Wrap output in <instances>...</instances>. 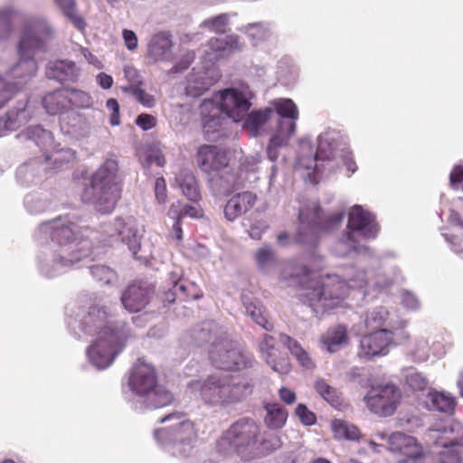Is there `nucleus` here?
Here are the masks:
<instances>
[{
	"mask_svg": "<svg viewBox=\"0 0 463 463\" xmlns=\"http://www.w3.org/2000/svg\"><path fill=\"white\" fill-rule=\"evenodd\" d=\"M30 118L26 110V102L19 101L15 109H10L5 116L0 117V137L15 131Z\"/></svg>",
	"mask_w": 463,
	"mask_h": 463,
	"instance_id": "393cba45",
	"label": "nucleus"
},
{
	"mask_svg": "<svg viewBox=\"0 0 463 463\" xmlns=\"http://www.w3.org/2000/svg\"><path fill=\"white\" fill-rule=\"evenodd\" d=\"M43 104L47 113L56 115L68 109V100L65 90H59L48 93L43 99Z\"/></svg>",
	"mask_w": 463,
	"mask_h": 463,
	"instance_id": "c9c22d12",
	"label": "nucleus"
},
{
	"mask_svg": "<svg viewBox=\"0 0 463 463\" xmlns=\"http://www.w3.org/2000/svg\"><path fill=\"white\" fill-rule=\"evenodd\" d=\"M267 415L265 417V423L270 429L282 428L287 420V411L278 403H271L266 405Z\"/></svg>",
	"mask_w": 463,
	"mask_h": 463,
	"instance_id": "58836bf2",
	"label": "nucleus"
},
{
	"mask_svg": "<svg viewBox=\"0 0 463 463\" xmlns=\"http://www.w3.org/2000/svg\"><path fill=\"white\" fill-rule=\"evenodd\" d=\"M90 233L93 232L79 225L68 215L41 223L36 230L37 240L43 242L51 239L49 246L39 256L41 272L46 277H55L90 256Z\"/></svg>",
	"mask_w": 463,
	"mask_h": 463,
	"instance_id": "f257e3e1",
	"label": "nucleus"
},
{
	"mask_svg": "<svg viewBox=\"0 0 463 463\" xmlns=\"http://www.w3.org/2000/svg\"><path fill=\"white\" fill-rule=\"evenodd\" d=\"M270 104L280 118L276 132L271 137L267 148L268 157L271 161H275L279 156L278 148L287 145L295 133L298 110L296 104L289 99H275Z\"/></svg>",
	"mask_w": 463,
	"mask_h": 463,
	"instance_id": "ddd939ff",
	"label": "nucleus"
},
{
	"mask_svg": "<svg viewBox=\"0 0 463 463\" xmlns=\"http://www.w3.org/2000/svg\"><path fill=\"white\" fill-rule=\"evenodd\" d=\"M105 232L109 237H117L125 242L133 255L139 250L141 237L132 219L117 218L111 225L107 227Z\"/></svg>",
	"mask_w": 463,
	"mask_h": 463,
	"instance_id": "f3484780",
	"label": "nucleus"
},
{
	"mask_svg": "<svg viewBox=\"0 0 463 463\" xmlns=\"http://www.w3.org/2000/svg\"><path fill=\"white\" fill-rule=\"evenodd\" d=\"M121 181L118 175V164L115 159H107L92 174L90 185L81 197L85 203H91L100 213H110L121 197Z\"/></svg>",
	"mask_w": 463,
	"mask_h": 463,
	"instance_id": "0eeeda50",
	"label": "nucleus"
},
{
	"mask_svg": "<svg viewBox=\"0 0 463 463\" xmlns=\"http://www.w3.org/2000/svg\"><path fill=\"white\" fill-rule=\"evenodd\" d=\"M173 39L167 32L153 34L146 44V56L152 61H167L173 58Z\"/></svg>",
	"mask_w": 463,
	"mask_h": 463,
	"instance_id": "6ab92c4d",
	"label": "nucleus"
},
{
	"mask_svg": "<svg viewBox=\"0 0 463 463\" xmlns=\"http://www.w3.org/2000/svg\"><path fill=\"white\" fill-rule=\"evenodd\" d=\"M18 90H19L13 85V81L0 77V109L3 108Z\"/></svg>",
	"mask_w": 463,
	"mask_h": 463,
	"instance_id": "5fc2aeb1",
	"label": "nucleus"
},
{
	"mask_svg": "<svg viewBox=\"0 0 463 463\" xmlns=\"http://www.w3.org/2000/svg\"><path fill=\"white\" fill-rule=\"evenodd\" d=\"M315 389L327 402L336 407L340 404V398L337 391L327 384L324 380H317L315 383Z\"/></svg>",
	"mask_w": 463,
	"mask_h": 463,
	"instance_id": "09e8293b",
	"label": "nucleus"
},
{
	"mask_svg": "<svg viewBox=\"0 0 463 463\" xmlns=\"http://www.w3.org/2000/svg\"><path fill=\"white\" fill-rule=\"evenodd\" d=\"M279 341L285 345L289 352L298 359L299 364L306 367L311 368L313 363L308 354L301 347V345L290 336L285 334H279Z\"/></svg>",
	"mask_w": 463,
	"mask_h": 463,
	"instance_id": "e433bc0d",
	"label": "nucleus"
},
{
	"mask_svg": "<svg viewBox=\"0 0 463 463\" xmlns=\"http://www.w3.org/2000/svg\"><path fill=\"white\" fill-rule=\"evenodd\" d=\"M124 77L129 82L126 87H140L142 85V79L136 68L130 65L124 67Z\"/></svg>",
	"mask_w": 463,
	"mask_h": 463,
	"instance_id": "4d7b16f0",
	"label": "nucleus"
},
{
	"mask_svg": "<svg viewBox=\"0 0 463 463\" xmlns=\"http://www.w3.org/2000/svg\"><path fill=\"white\" fill-rule=\"evenodd\" d=\"M79 329L85 335L96 337L88 348L87 355L90 363L99 370L112 364L130 337L125 323L109 320L108 312L98 306L90 307L79 322Z\"/></svg>",
	"mask_w": 463,
	"mask_h": 463,
	"instance_id": "f03ea898",
	"label": "nucleus"
},
{
	"mask_svg": "<svg viewBox=\"0 0 463 463\" xmlns=\"http://www.w3.org/2000/svg\"><path fill=\"white\" fill-rule=\"evenodd\" d=\"M52 195L48 192H35L28 194L24 199V205L31 213H41L51 208Z\"/></svg>",
	"mask_w": 463,
	"mask_h": 463,
	"instance_id": "f704fd0d",
	"label": "nucleus"
},
{
	"mask_svg": "<svg viewBox=\"0 0 463 463\" xmlns=\"http://www.w3.org/2000/svg\"><path fill=\"white\" fill-rule=\"evenodd\" d=\"M273 113L272 108L252 110L249 113L243 122V128L253 137L261 135L264 132L265 125Z\"/></svg>",
	"mask_w": 463,
	"mask_h": 463,
	"instance_id": "473e14b6",
	"label": "nucleus"
},
{
	"mask_svg": "<svg viewBox=\"0 0 463 463\" xmlns=\"http://www.w3.org/2000/svg\"><path fill=\"white\" fill-rule=\"evenodd\" d=\"M168 425L156 430L154 436L159 445L173 457H186L194 447L197 434L194 423L184 415L172 413L160 420Z\"/></svg>",
	"mask_w": 463,
	"mask_h": 463,
	"instance_id": "9d476101",
	"label": "nucleus"
},
{
	"mask_svg": "<svg viewBox=\"0 0 463 463\" xmlns=\"http://www.w3.org/2000/svg\"><path fill=\"white\" fill-rule=\"evenodd\" d=\"M230 16L228 14H221L213 17L203 20L200 27L215 33H222L229 24Z\"/></svg>",
	"mask_w": 463,
	"mask_h": 463,
	"instance_id": "de8ad7c7",
	"label": "nucleus"
},
{
	"mask_svg": "<svg viewBox=\"0 0 463 463\" xmlns=\"http://www.w3.org/2000/svg\"><path fill=\"white\" fill-rule=\"evenodd\" d=\"M408 384L413 389L417 391L424 390L428 385L427 379L419 373H413L407 376Z\"/></svg>",
	"mask_w": 463,
	"mask_h": 463,
	"instance_id": "680f3d73",
	"label": "nucleus"
},
{
	"mask_svg": "<svg viewBox=\"0 0 463 463\" xmlns=\"http://www.w3.org/2000/svg\"><path fill=\"white\" fill-rule=\"evenodd\" d=\"M122 37L128 50L134 51L137 49L138 41L137 34L132 30L124 29Z\"/></svg>",
	"mask_w": 463,
	"mask_h": 463,
	"instance_id": "338daca9",
	"label": "nucleus"
},
{
	"mask_svg": "<svg viewBox=\"0 0 463 463\" xmlns=\"http://www.w3.org/2000/svg\"><path fill=\"white\" fill-rule=\"evenodd\" d=\"M241 43L237 35H228L224 38H213L208 43L209 51L206 54L210 61L225 57L241 49Z\"/></svg>",
	"mask_w": 463,
	"mask_h": 463,
	"instance_id": "a878e982",
	"label": "nucleus"
},
{
	"mask_svg": "<svg viewBox=\"0 0 463 463\" xmlns=\"http://www.w3.org/2000/svg\"><path fill=\"white\" fill-rule=\"evenodd\" d=\"M241 300L246 313L257 325L267 331L273 329V325L268 320V315L264 307L255 298L251 297L249 293H242Z\"/></svg>",
	"mask_w": 463,
	"mask_h": 463,
	"instance_id": "c756f323",
	"label": "nucleus"
},
{
	"mask_svg": "<svg viewBox=\"0 0 463 463\" xmlns=\"http://www.w3.org/2000/svg\"><path fill=\"white\" fill-rule=\"evenodd\" d=\"M122 91L131 94L140 104L152 108L156 99L153 95L146 93L140 87H121Z\"/></svg>",
	"mask_w": 463,
	"mask_h": 463,
	"instance_id": "603ef678",
	"label": "nucleus"
},
{
	"mask_svg": "<svg viewBox=\"0 0 463 463\" xmlns=\"http://www.w3.org/2000/svg\"><path fill=\"white\" fill-rule=\"evenodd\" d=\"M449 183L453 188H458L459 184L463 183V166L456 165L453 167L450 175Z\"/></svg>",
	"mask_w": 463,
	"mask_h": 463,
	"instance_id": "774afa93",
	"label": "nucleus"
},
{
	"mask_svg": "<svg viewBox=\"0 0 463 463\" xmlns=\"http://www.w3.org/2000/svg\"><path fill=\"white\" fill-rule=\"evenodd\" d=\"M251 94L247 89H225L204 99L200 106L203 128L206 134H215L222 124L224 116L240 122L250 108Z\"/></svg>",
	"mask_w": 463,
	"mask_h": 463,
	"instance_id": "39448f33",
	"label": "nucleus"
},
{
	"mask_svg": "<svg viewBox=\"0 0 463 463\" xmlns=\"http://www.w3.org/2000/svg\"><path fill=\"white\" fill-rule=\"evenodd\" d=\"M344 216V212H337L323 218L321 209L316 203H313L310 207L299 211V220L303 224H307L325 232H330L337 228L343 222Z\"/></svg>",
	"mask_w": 463,
	"mask_h": 463,
	"instance_id": "dca6fc26",
	"label": "nucleus"
},
{
	"mask_svg": "<svg viewBox=\"0 0 463 463\" xmlns=\"http://www.w3.org/2000/svg\"><path fill=\"white\" fill-rule=\"evenodd\" d=\"M241 31L253 41L254 44L268 39L271 34L269 25L265 23L249 24Z\"/></svg>",
	"mask_w": 463,
	"mask_h": 463,
	"instance_id": "c03bdc74",
	"label": "nucleus"
},
{
	"mask_svg": "<svg viewBox=\"0 0 463 463\" xmlns=\"http://www.w3.org/2000/svg\"><path fill=\"white\" fill-rule=\"evenodd\" d=\"M372 221V215L361 205H354L348 213L347 231L365 241L373 238L374 231L371 225Z\"/></svg>",
	"mask_w": 463,
	"mask_h": 463,
	"instance_id": "a211bd4d",
	"label": "nucleus"
},
{
	"mask_svg": "<svg viewBox=\"0 0 463 463\" xmlns=\"http://www.w3.org/2000/svg\"><path fill=\"white\" fill-rule=\"evenodd\" d=\"M296 414L305 425L310 426L316 422V415L309 411L304 404H298L296 408Z\"/></svg>",
	"mask_w": 463,
	"mask_h": 463,
	"instance_id": "052dcab7",
	"label": "nucleus"
},
{
	"mask_svg": "<svg viewBox=\"0 0 463 463\" xmlns=\"http://www.w3.org/2000/svg\"><path fill=\"white\" fill-rule=\"evenodd\" d=\"M408 444H413V437L402 432H394L389 437V448L392 452L401 453Z\"/></svg>",
	"mask_w": 463,
	"mask_h": 463,
	"instance_id": "864d4df0",
	"label": "nucleus"
},
{
	"mask_svg": "<svg viewBox=\"0 0 463 463\" xmlns=\"http://www.w3.org/2000/svg\"><path fill=\"white\" fill-rule=\"evenodd\" d=\"M401 399L402 392L394 384L378 386V415L383 417L392 415Z\"/></svg>",
	"mask_w": 463,
	"mask_h": 463,
	"instance_id": "5701e85b",
	"label": "nucleus"
},
{
	"mask_svg": "<svg viewBox=\"0 0 463 463\" xmlns=\"http://www.w3.org/2000/svg\"><path fill=\"white\" fill-rule=\"evenodd\" d=\"M52 33V29L44 18H28L24 22L18 43L20 60L1 77L13 81V85L21 90L35 75L38 66L33 56L44 50Z\"/></svg>",
	"mask_w": 463,
	"mask_h": 463,
	"instance_id": "20e7f679",
	"label": "nucleus"
},
{
	"mask_svg": "<svg viewBox=\"0 0 463 463\" xmlns=\"http://www.w3.org/2000/svg\"><path fill=\"white\" fill-rule=\"evenodd\" d=\"M67 131L77 137H84L90 134V124L87 118L80 113H71L69 116Z\"/></svg>",
	"mask_w": 463,
	"mask_h": 463,
	"instance_id": "ea45409f",
	"label": "nucleus"
},
{
	"mask_svg": "<svg viewBox=\"0 0 463 463\" xmlns=\"http://www.w3.org/2000/svg\"><path fill=\"white\" fill-rule=\"evenodd\" d=\"M136 124L143 130H149L156 124V118L149 114H140L137 119Z\"/></svg>",
	"mask_w": 463,
	"mask_h": 463,
	"instance_id": "0e129e2a",
	"label": "nucleus"
},
{
	"mask_svg": "<svg viewBox=\"0 0 463 463\" xmlns=\"http://www.w3.org/2000/svg\"><path fill=\"white\" fill-rule=\"evenodd\" d=\"M211 86V82L203 76H193L188 79L185 91L188 96L198 97Z\"/></svg>",
	"mask_w": 463,
	"mask_h": 463,
	"instance_id": "8fccbe9b",
	"label": "nucleus"
},
{
	"mask_svg": "<svg viewBox=\"0 0 463 463\" xmlns=\"http://www.w3.org/2000/svg\"><path fill=\"white\" fill-rule=\"evenodd\" d=\"M187 391L207 404L226 405L245 397L250 392V386L229 375L212 374L204 380L191 381Z\"/></svg>",
	"mask_w": 463,
	"mask_h": 463,
	"instance_id": "1a4fd4ad",
	"label": "nucleus"
},
{
	"mask_svg": "<svg viewBox=\"0 0 463 463\" xmlns=\"http://www.w3.org/2000/svg\"><path fill=\"white\" fill-rule=\"evenodd\" d=\"M255 260L259 269L263 271H269L277 263L276 254L269 246L259 249L255 253Z\"/></svg>",
	"mask_w": 463,
	"mask_h": 463,
	"instance_id": "49530a36",
	"label": "nucleus"
},
{
	"mask_svg": "<svg viewBox=\"0 0 463 463\" xmlns=\"http://www.w3.org/2000/svg\"><path fill=\"white\" fill-rule=\"evenodd\" d=\"M362 387L366 390V393L364 396V402L372 412H375L376 391L374 389L373 381L368 380L366 383L362 384Z\"/></svg>",
	"mask_w": 463,
	"mask_h": 463,
	"instance_id": "6e6d98bb",
	"label": "nucleus"
},
{
	"mask_svg": "<svg viewBox=\"0 0 463 463\" xmlns=\"http://www.w3.org/2000/svg\"><path fill=\"white\" fill-rule=\"evenodd\" d=\"M47 75L61 82L75 81L80 75V69L71 61H56L49 64Z\"/></svg>",
	"mask_w": 463,
	"mask_h": 463,
	"instance_id": "7c9ffc66",
	"label": "nucleus"
},
{
	"mask_svg": "<svg viewBox=\"0 0 463 463\" xmlns=\"http://www.w3.org/2000/svg\"><path fill=\"white\" fill-rule=\"evenodd\" d=\"M257 195L251 192L238 193L232 196L224 207V216L228 221H234L247 213L256 203Z\"/></svg>",
	"mask_w": 463,
	"mask_h": 463,
	"instance_id": "4be33fe9",
	"label": "nucleus"
},
{
	"mask_svg": "<svg viewBox=\"0 0 463 463\" xmlns=\"http://www.w3.org/2000/svg\"><path fill=\"white\" fill-rule=\"evenodd\" d=\"M229 161V153L217 146L203 145L197 150L196 163L203 172L221 171L228 166Z\"/></svg>",
	"mask_w": 463,
	"mask_h": 463,
	"instance_id": "2eb2a0df",
	"label": "nucleus"
},
{
	"mask_svg": "<svg viewBox=\"0 0 463 463\" xmlns=\"http://www.w3.org/2000/svg\"><path fill=\"white\" fill-rule=\"evenodd\" d=\"M301 271L302 275L295 269L292 262L286 263L282 267L279 279L288 281V284L299 281L300 298L317 316L336 307L348 293V286L335 275L324 277L309 272L306 268H301Z\"/></svg>",
	"mask_w": 463,
	"mask_h": 463,
	"instance_id": "7ed1b4c3",
	"label": "nucleus"
},
{
	"mask_svg": "<svg viewBox=\"0 0 463 463\" xmlns=\"http://www.w3.org/2000/svg\"><path fill=\"white\" fill-rule=\"evenodd\" d=\"M153 288L148 285H130L123 293L121 301L124 307L131 312L142 310L148 303Z\"/></svg>",
	"mask_w": 463,
	"mask_h": 463,
	"instance_id": "412c9836",
	"label": "nucleus"
},
{
	"mask_svg": "<svg viewBox=\"0 0 463 463\" xmlns=\"http://www.w3.org/2000/svg\"><path fill=\"white\" fill-rule=\"evenodd\" d=\"M338 136L335 131H327L321 134L317 137V147L314 156L310 142L307 140L301 141L295 169L301 172L310 181H316L315 175L323 172L324 163L335 159Z\"/></svg>",
	"mask_w": 463,
	"mask_h": 463,
	"instance_id": "9b49d317",
	"label": "nucleus"
},
{
	"mask_svg": "<svg viewBox=\"0 0 463 463\" xmlns=\"http://www.w3.org/2000/svg\"><path fill=\"white\" fill-rule=\"evenodd\" d=\"M107 109L111 111L109 123L111 126H118L120 124L119 105L115 99H109L106 102Z\"/></svg>",
	"mask_w": 463,
	"mask_h": 463,
	"instance_id": "e2e57ef3",
	"label": "nucleus"
},
{
	"mask_svg": "<svg viewBox=\"0 0 463 463\" xmlns=\"http://www.w3.org/2000/svg\"><path fill=\"white\" fill-rule=\"evenodd\" d=\"M261 161V156L259 153L245 156L241 161V167L245 172H254Z\"/></svg>",
	"mask_w": 463,
	"mask_h": 463,
	"instance_id": "13d9d810",
	"label": "nucleus"
},
{
	"mask_svg": "<svg viewBox=\"0 0 463 463\" xmlns=\"http://www.w3.org/2000/svg\"><path fill=\"white\" fill-rule=\"evenodd\" d=\"M175 184L188 200L197 202L201 198L197 181L190 170H181L175 176Z\"/></svg>",
	"mask_w": 463,
	"mask_h": 463,
	"instance_id": "72a5a7b5",
	"label": "nucleus"
},
{
	"mask_svg": "<svg viewBox=\"0 0 463 463\" xmlns=\"http://www.w3.org/2000/svg\"><path fill=\"white\" fill-rule=\"evenodd\" d=\"M260 434V427L253 420L241 419L223 432L217 441V451L222 455H232L251 450Z\"/></svg>",
	"mask_w": 463,
	"mask_h": 463,
	"instance_id": "f8f14e48",
	"label": "nucleus"
},
{
	"mask_svg": "<svg viewBox=\"0 0 463 463\" xmlns=\"http://www.w3.org/2000/svg\"><path fill=\"white\" fill-rule=\"evenodd\" d=\"M194 337L198 345L209 343V358L220 369L237 371L252 364L251 354L230 339L213 322L204 323L194 332Z\"/></svg>",
	"mask_w": 463,
	"mask_h": 463,
	"instance_id": "423d86ee",
	"label": "nucleus"
},
{
	"mask_svg": "<svg viewBox=\"0 0 463 463\" xmlns=\"http://www.w3.org/2000/svg\"><path fill=\"white\" fill-rule=\"evenodd\" d=\"M279 336L277 338L269 334H262L259 341V350L269 366L279 374H287L290 371V364L279 349Z\"/></svg>",
	"mask_w": 463,
	"mask_h": 463,
	"instance_id": "4468645a",
	"label": "nucleus"
},
{
	"mask_svg": "<svg viewBox=\"0 0 463 463\" xmlns=\"http://www.w3.org/2000/svg\"><path fill=\"white\" fill-rule=\"evenodd\" d=\"M128 385L135 395L133 405L136 410L144 408L156 409L170 404L173 394L164 386L156 384V374L154 367L139 359L133 366Z\"/></svg>",
	"mask_w": 463,
	"mask_h": 463,
	"instance_id": "6e6552de",
	"label": "nucleus"
},
{
	"mask_svg": "<svg viewBox=\"0 0 463 463\" xmlns=\"http://www.w3.org/2000/svg\"><path fill=\"white\" fill-rule=\"evenodd\" d=\"M375 321L373 314L364 320L367 333L361 338L358 351V356L364 361L372 360L376 355Z\"/></svg>",
	"mask_w": 463,
	"mask_h": 463,
	"instance_id": "c85d7f7f",
	"label": "nucleus"
},
{
	"mask_svg": "<svg viewBox=\"0 0 463 463\" xmlns=\"http://www.w3.org/2000/svg\"><path fill=\"white\" fill-rule=\"evenodd\" d=\"M445 435L436 438L435 446L439 449L437 460L439 463H460L463 458V441Z\"/></svg>",
	"mask_w": 463,
	"mask_h": 463,
	"instance_id": "aec40b11",
	"label": "nucleus"
},
{
	"mask_svg": "<svg viewBox=\"0 0 463 463\" xmlns=\"http://www.w3.org/2000/svg\"><path fill=\"white\" fill-rule=\"evenodd\" d=\"M332 429L337 439L354 440L360 436L359 430L354 425L349 424L345 420H335L332 422Z\"/></svg>",
	"mask_w": 463,
	"mask_h": 463,
	"instance_id": "a18cd8bd",
	"label": "nucleus"
},
{
	"mask_svg": "<svg viewBox=\"0 0 463 463\" xmlns=\"http://www.w3.org/2000/svg\"><path fill=\"white\" fill-rule=\"evenodd\" d=\"M405 323L400 321L396 327L392 330L387 328H378V356L386 355L390 346H394L409 338V335L404 331Z\"/></svg>",
	"mask_w": 463,
	"mask_h": 463,
	"instance_id": "b1692460",
	"label": "nucleus"
},
{
	"mask_svg": "<svg viewBox=\"0 0 463 463\" xmlns=\"http://www.w3.org/2000/svg\"><path fill=\"white\" fill-rule=\"evenodd\" d=\"M422 447L419 444L415 438H413V444H408L400 453L407 459H417L422 456Z\"/></svg>",
	"mask_w": 463,
	"mask_h": 463,
	"instance_id": "bf43d9fd",
	"label": "nucleus"
},
{
	"mask_svg": "<svg viewBox=\"0 0 463 463\" xmlns=\"http://www.w3.org/2000/svg\"><path fill=\"white\" fill-rule=\"evenodd\" d=\"M349 337L347 328L345 326L337 325L328 328V330L321 335V348L335 353L340 348L348 345Z\"/></svg>",
	"mask_w": 463,
	"mask_h": 463,
	"instance_id": "cd10ccee",
	"label": "nucleus"
},
{
	"mask_svg": "<svg viewBox=\"0 0 463 463\" xmlns=\"http://www.w3.org/2000/svg\"><path fill=\"white\" fill-rule=\"evenodd\" d=\"M367 249L365 240L346 231L335 241L332 248L333 253L337 257H346L354 252H360Z\"/></svg>",
	"mask_w": 463,
	"mask_h": 463,
	"instance_id": "bb28decb",
	"label": "nucleus"
},
{
	"mask_svg": "<svg viewBox=\"0 0 463 463\" xmlns=\"http://www.w3.org/2000/svg\"><path fill=\"white\" fill-rule=\"evenodd\" d=\"M402 303L406 308L411 310H415L420 307V302L417 297L409 291H403L402 293Z\"/></svg>",
	"mask_w": 463,
	"mask_h": 463,
	"instance_id": "69168bd1",
	"label": "nucleus"
},
{
	"mask_svg": "<svg viewBox=\"0 0 463 463\" xmlns=\"http://www.w3.org/2000/svg\"><path fill=\"white\" fill-rule=\"evenodd\" d=\"M201 210L190 204H184L180 201L173 203L168 211V216L174 220L182 221L184 217L199 218Z\"/></svg>",
	"mask_w": 463,
	"mask_h": 463,
	"instance_id": "79ce46f5",
	"label": "nucleus"
},
{
	"mask_svg": "<svg viewBox=\"0 0 463 463\" xmlns=\"http://www.w3.org/2000/svg\"><path fill=\"white\" fill-rule=\"evenodd\" d=\"M16 137L21 140H32L44 152L52 148L54 144L52 133L41 126L29 127Z\"/></svg>",
	"mask_w": 463,
	"mask_h": 463,
	"instance_id": "2f4dec72",
	"label": "nucleus"
},
{
	"mask_svg": "<svg viewBox=\"0 0 463 463\" xmlns=\"http://www.w3.org/2000/svg\"><path fill=\"white\" fill-rule=\"evenodd\" d=\"M66 97L68 100V107L72 105L80 109H90L93 105V99L86 91L70 88L65 89Z\"/></svg>",
	"mask_w": 463,
	"mask_h": 463,
	"instance_id": "37998d69",
	"label": "nucleus"
},
{
	"mask_svg": "<svg viewBox=\"0 0 463 463\" xmlns=\"http://www.w3.org/2000/svg\"><path fill=\"white\" fill-rule=\"evenodd\" d=\"M92 277L102 284H112L117 280V274L104 265H95L90 268Z\"/></svg>",
	"mask_w": 463,
	"mask_h": 463,
	"instance_id": "3c124183",
	"label": "nucleus"
},
{
	"mask_svg": "<svg viewBox=\"0 0 463 463\" xmlns=\"http://www.w3.org/2000/svg\"><path fill=\"white\" fill-rule=\"evenodd\" d=\"M45 155L46 161H52L56 168H60L64 164L71 163L75 160L76 153L71 148H56V146L53 144L52 148Z\"/></svg>",
	"mask_w": 463,
	"mask_h": 463,
	"instance_id": "a19ab883",
	"label": "nucleus"
},
{
	"mask_svg": "<svg viewBox=\"0 0 463 463\" xmlns=\"http://www.w3.org/2000/svg\"><path fill=\"white\" fill-rule=\"evenodd\" d=\"M431 406L444 413H452L455 410L457 402L455 397L445 392H430L429 393Z\"/></svg>",
	"mask_w": 463,
	"mask_h": 463,
	"instance_id": "4c0bfd02",
	"label": "nucleus"
}]
</instances>
